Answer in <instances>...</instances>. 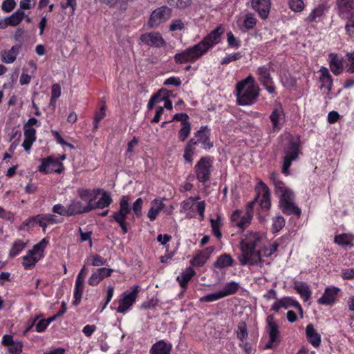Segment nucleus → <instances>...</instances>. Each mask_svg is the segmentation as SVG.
Here are the masks:
<instances>
[{"label": "nucleus", "mask_w": 354, "mask_h": 354, "mask_svg": "<svg viewBox=\"0 0 354 354\" xmlns=\"http://www.w3.org/2000/svg\"><path fill=\"white\" fill-rule=\"evenodd\" d=\"M270 179L274 186L275 194L279 196V207L281 212L286 215H295L297 218H300L301 209L294 202L293 191L286 186L277 172H272Z\"/></svg>", "instance_id": "nucleus-1"}, {"label": "nucleus", "mask_w": 354, "mask_h": 354, "mask_svg": "<svg viewBox=\"0 0 354 354\" xmlns=\"http://www.w3.org/2000/svg\"><path fill=\"white\" fill-rule=\"evenodd\" d=\"M263 236L258 232H248L241 241V254L239 257L241 265H254L259 261V247L263 241Z\"/></svg>", "instance_id": "nucleus-2"}, {"label": "nucleus", "mask_w": 354, "mask_h": 354, "mask_svg": "<svg viewBox=\"0 0 354 354\" xmlns=\"http://www.w3.org/2000/svg\"><path fill=\"white\" fill-rule=\"evenodd\" d=\"M143 200L142 198H138L131 207V200L129 196H122L119 201V209L114 212L110 216V221H115L120 227L122 233L124 234L128 232V223L126 221L127 216L133 210V214L137 218H140L142 215Z\"/></svg>", "instance_id": "nucleus-3"}, {"label": "nucleus", "mask_w": 354, "mask_h": 354, "mask_svg": "<svg viewBox=\"0 0 354 354\" xmlns=\"http://www.w3.org/2000/svg\"><path fill=\"white\" fill-rule=\"evenodd\" d=\"M236 102L241 106L253 104L259 95V88L255 84L254 78L248 75L236 85Z\"/></svg>", "instance_id": "nucleus-4"}, {"label": "nucleus", "mask_w": 354, "mask_h": 354, "mask_svg": "<svg viewBox=\"0 0 354 354\" xmlns=\"http://www.w3.org/2000/svg\"><path fill=\"white\" fill-rule=\"evenodd\" d=\"M283 156L281 160V173L288 176L290 174V168L292 162L299 158L301 153L300 136L296 139L290 135L287 142L283 147Z\"/></svg>", "instance_id": "nucleus-5"}, {"label": "nucleus", "mask_w": 354, "mask_h": 354, "mask_svg": "<svg viewBox=\"0 0 354 354\" xmlns=\"http://www.w3.org/2000/svg\"><path fill=\"white\" fill-rule=\"evenodd\" d=\"M273 62H269L265 65L259 66L255 71L256 75H257V80L263 86V88L268 91V93L276 97L277 95L276 86L272 77L271 73L274 71Z\"/></svg>", "instance_id": "nucleus-6"}, {"label": "nucleus", "mask_w": 354, "mask_h": 354, "mask_svg": "<svg viewBox=\"0 0 354 354\" xmlns=\"http://www.w3.org/2000/svg\"><path fill=\"white\" fill-rule=\"evenodd\" d=\"M213 170L214 158L211 156L201 157L194 167L197 180L203 185L210 181Z\"/></svg>", "instance_id": "nucleus-7"}, {"label": "nucleus", "mask_w": 354, "mask_h": 354, "mask_svg": "<svg viewBox=\"0 0 354 354\" xmlns=\"http://www.w3.org/2000/svg\"><path fill=\"white\" fill-rule=\"evenodd\" d=\"M66 154H62L57 158L53 156L42 158L39 160L41 163L37 167V171L46 175L54 173L61 174L65 170V167L62 161L66 160Z\"/></svg>", "instance_id": "nucleus-8"}, {"label": "nucleus", "mask_w": 354, "mask_h": 354, "mask_svg": "<svg viewBox=\"0 0 354 354\" xmlns=\"http://www.w3.org/2000/svg\"><path fill=\"white\" fill-rule=\"evenodd\" d=\"M224 32L225 28L223 25L219 24L210 31L200 42L196 44L203 55L206 54L214 46L221 43V36Z\"/></svg>", "instance_id": "nucleus-9"}, {"label": "nucleus", "mask_w": 354, "mask_h": 354, "mask_svg": "<svg viewBox=\"0 0 354 354\" xmlns=\"http://www.w3.org/2000/svg\"><path fill=\"white\" fill-rule=\"evenodd\" d=\"M172 15V10L167 6H162L153 10L147 21L149 28H156L166 23Z\"/></svg>", "instance_id": "nucleus-10"}, {"label": "nucleus", "mask_w": 354, "mask_h": 354, "mask_svg": "<svg viewBox=\"0 0 354 354\" xmlns=\"http://www.w3.org/2000/svg\"><path fill=\"white\" fill-rule=\"evenodd\" d=\"M202 56L198 48L194 44L181 53H176L174 55V61L176 64L194 62Z\"/></svg>", "instance_id": "nucleus-11"}, {"label": "nucleus", "mask_w": 354, "mask_h": 354, "mask_svg": "<svg viewBox=\"0 0 354 354\" xmlns=\"http://www.w3.org/2000/svg\"><path fill=\"white\" fill-rule=\"evenodd\" d=\"M255 190L257 195L259 194L258 203L261 208L263 210L268 211L271 207V194L268 185L260 180L256 185Z\"/></svg>", "instance_id": "nucleus-12"}, {"label": "nucleus", "mask_w": 354, "mask_h": 354, "mask_svg": "<svg viewBox=\"0 0 354 354\" xmlns=\"http://www.w3.org/2000/svg\"><path fill=\"white\" fill-rule=\"evenodd\" d=\"M140 40L150 47L161 48L166 46V41L159 32H150L142 34Z\"/></svg>", "instance_id": "nucleus-13"}, {"label": "nucleus", "mask_w": 354, "mask_h": 354, "mask_svg": "<svg viewBox=\"0 0 354 354\" xmlns=\"http://www.w3.org/2000/svg\"><path fill=\"white\" fill-rule=\"evenodd\" d=\"M138 293V289H133L131 292L126 291L122 295L119 300V306L117 312L124 313L129 310L136 301Z\"/></svg>", "instance_id": "nucleus-14"}, {"label": "nucleus", "mask_w": 354, "mask_h": 354, "mask_svg": "<svg viewBox=\"0 0 354 354\" xmlns=\"http://www.w3.org/2000/svg\"><path fill=\"white\" fill-rule=\"evenodd\" d=\"M194 136L198 138V144H201V147L208 151L214 147V143L211 141V130L206 126L201 127L200 129L194 133Z\"/></svg>", "instance_id": "nucleus-15"}, {"label": "nucleus", "mask_w": 354, "mask_h": 354, "mask_svg": "<svg viewBox=\"0 0 354 354\" xmlns=\"http://www.w3.org/2000/svg\"><path fill=\"white\" fill-rule=\"evenodd\" d=\"M271 0H251L252 8L259 17L266 20L268 18L271 9Z\"/></svg>", "instance_id": "nucleus-16"}, {"label": "nucleus", "mask_w": 354, "mask_h": 354, "mask_svg": "<svg viewBox=\"0 0 354 354\" xmlns=\"http://www.w3.org/2000/svg\"><path fill=\"white\" fill-rule=\"evenodd\" d=\"M269 118L272 123L273 131L275 132L279 131L285 120V113L281 104H279L272 111Z\"/></svg>", "instance_id": "nucleus-17"}, {"label": "nucleus", "mask_w": 354, "mask_h": 354, "mask_svg": "<svg viewBox=\"0 0 354 354\" xmlns=\"http://www.w3.org/2000/svg\"><path fill=\"white\" fill-rule=\"evenodd\" d=\"M339 16L347 19L354 15V0H336Z\"/></svg>", "instance_id": "nucleus-18"}, {"label": "nucleus", "mask_w": 354, "mask_h": 354, "mask_svg": "<svg viewBox=\"0 0 354 354\" xmlns=\"http://www.w3.org/2000/svg\"><path fill=\"white\" fill-rule=\"evenodd\" d=\"M214 250V246H209L204 250H199L191 259V265L194 267H203L209 259Z\"/></svg>", "instance_id": "nucleus-19"}, {"label": "nucleus", "mask_w": 354, "mask_h": 354, "mask_svg": "<svg viewBox=\"0 0 354 354\" xmlns=\"http://www.w3.org/2000/svg\"><path fill=\"white\" fill-rule=\"evenodd\" d=\"M266 332L268 335L269 340L265 345V349H273L277 348L280 342V333L278 325H272L270 328H266Z\"/></svg>", "instance_id": "nucleus-20"}, {"label": "nucleus", "mask_w": 354, "mask_h": 354, "mask_svg": "<svg viewBox=\"0 0 354 354\" xmlns=\"http://www.w3.org/2000/svg\"><path fill=\"white\" fill-rule=\"evenodd\" d=\"M102 192V189H86L80 188L77 190V194L82 201L86 203L85 205H94L97 196Z\"/></svg>", "instance_id": "nucleus-21"}, {"label": "nucleus", "mask_w": 354, "mask_h": 354, "mask_svg": "<svg viewBox=\"0 0 354 354\" xmlns=\"http://www.w3.org/2000/svg\"><path fill=\"white\" fill-rule=\"evenodd\" d=\"M68 216L82 214L91 212L90 205H85L82 201L74 199L67 205Z\"/></svg>", "instance_id": "nucleus-22"}, {"label": "nucleus", "mask_w": 354, "mask_h": 354, "mask_svg": "<svg viewBox=\"0 0 354 354\" xmlns=\"http://www.w3.org/2000/svg\"><path fill=\"white\" fill-rule=\"evenodd\" d=\"M320 76L319 77V82H320L319 88H326L327 93L328 94L333 89V79L329 73L328 69L325 66H322L319 70Z\"/></svg>", "instance_id": "nucleus-23"}, {"label": "nucleus", "mask_w": 354, "mask_h": 354, "mask_svg": "<svg viewBox=\"0 0 354 354\" xmlns=\"http://www.w3.org/2000/svg\"><path fill=\"white\" fill-rule=\"evenodd\" d=\"M44 257V254H37L33 250H29L27 254L24 255L22 259V266L26 270L32 269L36 263Z\"/></svg>", "instance_id": "nucleus-24"}, {"label": "nucleus", "mask_w": 354, "mask_h": 354, "mask_svg": "<svg viewBox=\"0 0 354 354\" xmlns=\"http://www.w3.org/2000/svg\"><path fill=\"white\" fill-rule=\"evenodd\" d=\"M113 272V270L111 268H101L97 269L89 278L88 284L91 286H97L105 277L111 276Z\"/></svg>", "instance_id": "nucleus-25"}, {"label": "nucleus", "mask_w": 354, "mask_h": 354, "mask_svg": "<svg viewBox=\"0 0 354 354\" xmlns=\"http://www.w3.org/2000/svg\"><path fill=\"white\" fill-rule=\"evenodd\" d=\"M237 289H222L216 292L208 294L200 298L202 302H212L236 293Z\"/></svg>", "instance_id": "nucleus-26"}, {"label": "nucleus", "mask_w": 354, "mask_h": 354, "mask_svg": "<svg viewBox=\"0 0 354 354\" xmlns=\"http://www.w3.org/2000/svg\"><path fill=\"white\" fill-rule=\"evenodd\" d=\"M21 48V44H16L12 46L10 50H4L1 53L2 62L6 64L13 63L18 55L20 49Z\"/></svg>", "instance_id": "nucleus-27"}, {"label": "nucleus", "mask_w": 354, "mask_h": 354, "mask_svg": "<svg viewBox=\"0 0 354 354\" xmlns=\"http://www.w3.org/2000/svg\"><path fill=\"white\" fill-rule=\"evenodd\" d=\"M172 350V344L164 340H159L153 344L150 350V354H170Z\"/></svg>", "instance_id": "nucleus-28"}, {"label": "nucleus", "mask_w": 354, "mask_h": 354, "mask_svg": "<svg viewBox=\"0 0 354 354\" xmlns=\"http://www.w3.org/2000/svg\"><path fill=\"white\" fill-rule=\"evenodd\" d=\"M236 262L230 254L223 253L218 257L214 263V267L218 269H223L235 266Z\"/></svg>", "instance_id": "nucleus-29"}, {"label": "nucleus", "mask_w": 354, "mask_h": 354, "mask_svg": "<svg viewBox=\"0 0 354 354\" xmlns=\"http://www.w3.org/2000/svg\"><path fill=\"white\" fill-rule=\"evenodd\" d=\"M165 205L159 199L155 198L151 201V206L148 212L147 217L151 221L156 219L160 212L164 209Z\"/></svg>", "instance_id": "nucleus-30"}, {"label": "nucleus", "mask_w": 354, "mask_h": 354, "mask_svg": "<svg viewBox=\"0 0 354 354\" xmlns=\"http://www.w3.org/2000/svg\"><path fill=\"white\" fill-rule=\"evenodd\" d=\"M326 8L324 4H319L305 19V21L308 24L318 22L319 19L324 15Z\"/></svg>", "instance_id": "nucleus-31"}, {"label": "nucleus", "mask_w": 354, "mask_h": 354, "mask_svg": "<svg viewBox=\"0 0 354 354\" xmlns=\"http://www.w3.org/2000/svg\"><path fill=\"white\" fill-rule=\"evenodd\" d=\"M102 196L100 199L94 203V205H90L91 211H93L96 209H104L105 207H108L113 202V199L111 195L104 191L101 192Z\"/></svg>", "instance_id": "nucleus-32"}, {"label": "nucleus", "mask_w": 354, "mask_h": 354, "mask_svg": "<svg viewBox=\"0 0 354 354\" xmlns=\"http://www.w3.org/2000/svg\"><path fill=\"white\" fill-rule=\"evenodd\" d=\"M339 289H325L322 297L318 299V303L322 305H331L334 303Z\"/></svg>", "instance_id": "nucleus-33"}, {"label": "nucleus", "mask_w": 354, "mask_h": 354, "mask_svg": "<svg viewBox=\"0 0 354 354\" xmlns=\"http://www.w3.org/2000/svg\"><path fill=\"white\" fill-rule=\"evenodd\" d=\"M329 57V66L333 73L335 75L341 74L343 71L342 61L338 58L337 54L330 53Z\"/></svg>", "instance_id": "nucleus-34"}, {"label": "nucleus", "mask_w": 354, "mask_h": 354, "mask_svg": "<svg viewBox=\"0 0 354 354\" xmlns=\"http://www.w3.org/2000/svg\"><path fill=\"white\" fill-rule=\"evenodd\" d=\"M27 243L24 241L17 239H16L9 250L8 257L13 259L18 256L26 247Z\"/></svg>", "instance_id": "nucleus-35"}, {"label": "nucleus", "mask_w": 354, "mask_h": 354, "mask_svg": "<svg viewBox=\"0 0 354 354\" xmlns=\"http://www.w3.org/2000/svg\"><path fill=\"white\" fill-rule=\"evenodd\" d=\"M306 331L308 342L315 347L319 346L321 342L320 335L315 331L313 326L308 324L306 326Z\"/></svg>", "instance_id": "nucleus-36"}, {"label": "nucleus", "mask_w": 354, "mask_h": 354, "mask_svg": "<svg viewBox=\"0 0 354 354\" xmlns=\"http://www.w3.org/2000/svg\"><path fill=\"white\" fill-rule=\"evenodd\" d=\"M257 23V18L253 13H247L245 15L242 26H240L241 30L245 32L248 30L254 28Z\"/></svg>", "instance_id": "nucleus-37"}, {"label": "nucleus", "mask_w": 354, "mask_h": 354, "mask_svg": "<svg viewBox=\"0 0 354 354\" xmlns=\"http://www.w3.org/2000/svg\"><path fill=\"white\" fill-rule=\"evenodd\" d=\"M209 222L213 234L217 239H221L222 237V233L221 231V227L222 226V216L220 214H216V218H210Z\"/></svg>", "instance_id": "nucleus-38"}, {"label": "nucleus", "mask_w": 354, "mask_h": 354, "mask_svg": "<svg viewBox=\"0 0 354 354\" xmlns=\"http://www.w3.org/2000/svg\"><path fill=\"white\" fill-rule=\"evenodd\" d=\"M25 17V13L21 10H17L14 13H12L10 16L6 17V21H8V24L11 26H16L19 25Z\"/></svg>", "instance_id": "nucleus-39"}, {"label": "nucleus", "mask_w": 354, "mask_h": 354, "mask_svg": "<svg viewBox=\"0 0 354 354\" xmlns=\"http://www.w3.org/2000/svg\"><path fill=\"white\" fill-rule=\"evenodd\" d=\"M196 274L192 268H187L180 276L178 277V280L182 288H185L187 283L190 281L192 277Z\"/></svg>", "instance_id": "nucleus-40"}, {"label": "nucleus", "mask_w": 354, "mask_h": 354, "mask_svg": "<svg viewBox=\"0 0 354 354\" xmlns=\"http://www.w3.org/2000/svg\"><path fill=\"white\" fill-rule=\"evenodd\" d=\"M334 241L335 243L344 248H352L353 246L351 236L346 233L336 235Z\"/></svg>", "instance_id": "nucleus-41"}, {"label": "nucleus", "mask_w": 354, "mask_h": 354, "mask_svg": "<svg viewBox=\"0 0 354 354\" xmlns=\"http://www.w3.org/2000/svg\"><path fill=\"white\" fill-rule=\"evenodd\" d=\"M227 46L230 48L238 49L241 46V40L235 37L233 32L230 30L226 34Z\"/></svg>", "instance_id": "nucleus-42"}, {"label": "nucleus", "mask_w": 354, "mask_h": 354, "mask_svg": "<svg viewBox=\"0 0 354 354\" xmlns=\"http://www.w3.org/2000/svg\"><path fill=\"white\" fill-rule=\"evenodd\" d=\"M279 246V244L274 241L272 244H270L267 248H263L262 250H259V261H261V259L262 257H269L272 256L274 252H277L278 248Z\"/></svg>", "instance_id": "nucleus-43"}, {"label": "nucleus", "mask_w": 354, "mask_h": 354, "mask_svg": "<svg viewBox=\"0 0 354 354\" xmlns=\"http://www.w3.org/2000/svg\"><path fill=\"white\" fill-rule=\"evenodd\" d=\"M106 115V106L103 105L99 111H96L93 118V131H96L99 127V122L104 118Z\"/></svg>", "instance_id": "nucleus-44"}, {"label": "nucleus", "mask_w": 354, "mask_h": 354, "mask_svg": "<svg viewBox=\"0 0 354 354\" xmlns=\"http://www.w3.org/2000/svg\"><path fill=\"white\" fill-rule=\"evenodd\" d=\"M285 224L286 221L282 216H275L272 218V232L273 234L279 232L283 228Z\"/></svg>", "instance_id": "nucleus-45"}, {"label": "nucleus", "mask_w": 354, "mask_h": 354, "mask_svg": "<svg viewBox=\"0 0 354 354\" xmlns=\"http://www.w3.org/2000/svg\"><path fill=\"white\" fill-rule=\"evenodd\" d=\"M42 223L46 224V228L48 225L57 224L62 222V219L58 218L55 214H41Z\"/></svg>", "instance_id": "nucleus-46"}, {"label": "nucleus", "mask_w": 354, "mask_h": 354, "mask_svg": "<svg viewBox=\"0 0 354 354\" xmlns=\"http://www.w3.org/2000/svg\"><path fill=\"white\" fill-rule=\"evenodd\" d=\"M191 123H184L178 131V137L180 142H184L191 133Z\"/></svg>", "instance_id": "nucleus-47"}, {"label": "nucleus", "mask_w": 354, "mask_h": 354, "mask_svg": "<svg viewBox=\"0 0 354 354\" xmlns=\"http://www.w3.org/2000/svg\"><path fill=\"white\" fill-rule=\"evenodd\" d=\"M87 263L93 266L98 267L106 265V260L100 255L95 254L87 259Z\"/></svg>", "instance_id": "nucleus-48"}, {"label": "nucleus", "mask_w": 354, "mask_h": 354, "mask_svg": "<svg viewBox=\"0 0 354 354\" xmlns=\"http://www.w3.org/2000/svg\"><path fill=\"white\" fill-rule=\"evenodd\" d=\"M280 300H281V304L282 308L287 309L291 306H293V307L298 308L299 310V311L301 313H302V308H301V306L299 305V304L297 301H295L290 297H284Z\"/></svg>", "instance_id": "nucleus-49"}, {"label": "nucleus", "mask_w": 354, "mask_h": 354, "mask_svg": "<svg viewBox=\"0 0 354 354\" xmlns=\"http://www.w3.org/2000/svg\"><path fill=\"white\" fill-rule=\"evenodd\" d=\"M252 218V215L250 214V213H244L237 224V227L241 230L245 229L250 225Z\"/></svg>", "instance_id": "nucleus-50"}, {"label": "nucleus", "mask_w": 354, "mask_h": 354, "mask_svg": "<svg viewBox=\"0 0 354 354\" xmlns=\"http://www.w3.org/2000/svg\"><path fill=\"white\" fill-rule=\"evenodd\" d=\"M192 0H167L168 4L174 8L183 10L188 7Z\"/></svg>", "instance_id": "nucleus-51"}, {"label": "nucleus", "mask_w": 354, "mask_h": 354, "mask_svg": "<svg viewBox=\"0 0 354 354\" xmlns=\"http://www.w3.org/2000/svg\"><path fill=\"white\" fill-rule=\"evenodd\" d=\"M288 6L290 10L295 12H301L305 7L303 0H289Z\"/></svg>", "instance_id": "nucleus-52"}, {"label": "nucleus", "mask_w": 354, "mask_h": 354, "mask_svg": "<svg viewBox=\"0 0 354 354\" xmlns=\"http://www.w3.org/2000/svg\"><path fill=\"white\" fill-rule=\"evenodd\" d=\"M88 272V269L84 266L77 277L75 288H83L84 279Z\"/></svg>", "instance_id": "nucleus-53"}, {"label": "nucleus", "mask_w": 354, "mask_h": 354, "mask_svg": "<svg viewBox=\"0 0 354 354\" xmlns=\"http://www.w3.org/2000/svg\"><path fill=\"white\" fill-rule=\"evenodd\" d=\"M248 330L246 324L243 322L239 323L238 325V330H237V337L241 342H243V340L248 337Z\"/></svg>", "instance_id": "nucleus-54"}, {"label": "nucleus", "mask_w": 354, "mask_h": 354, "mask_svg": "<svg viewBox=\"0 0 354 354\" xmlns=\"http://www.w3.org/2000/svg\"><path fill=\"white\" fill-rule=\"evenodd\" d=\"M242 57L243 54L241 52H236L232 54H229L221 59V64L223 65H226L232 62L240 59Z\"/></svg>", "instance_id": "nucleus-55"}, {"label": "nucleus", "mask_w": 354, "mask_h": 354, "mask_svg": "<svg viewBox=\"0 0 354 354\" xmlns=\"http://www.w3.org/2000/svg\"><path fill=\"white\" fill-rule=\"evenodd\" d=\"M29 219L30 221L31 225L32 227H34L36 225H39V227H41L42 228L43 232L44 233L46 232V224L44 223H42L41 214L35 215V216H30Z\"/></svg>", "instance_id": "nucleus-56"}, {"label": "nucleus", "mask_w": 354, "mask_h": 354, "mask_svg": "<svg viewBox=\"0 0 354 354\" xmlns=\"http://www.w3.org/2000/svg\"><path fill=\"white\" fill-rule=\"evenodd\" d=\"M185 25L182 19H174L171 21L169 29V31L175 32L185 29Z\"/></svg>", "instance_id": "nucleus-57"}, {"label": "nucleus", "mask_w": 354, "mask_h": 354, "mask_svg": "<svg viewBox=\"0 0 354 354\" xmlns=\"http://www.w3.org/2000/svg\"><path fill=\"white\" fill-rule=\"evenodd\" d=\"M200 198L201 197L199 196H196L195 197L190 196L187 199L183 201L182 207L185 211L191 210L195 205V202L198 201Z\"/></svg>", "instance_id": "nucleus-58"}, {"label": "nucleus", "mask_w": 354, "mask_h": 354, "mask_svg": "<svg viewBox=\"0 0 354 354\" xmlns=\"http://www.w3.org/2000/svg\"><path fill=\"white\" fill-rule=\"evenodd\" d=\"M38 317H35L33 320L32 324H35L36 330L39 333L43 332L46 327L48 326L46 319L39 320L37 322Z\"/></svg>", "instance_id": "nucleus-59"}, {"label": "nucleus", "mask_w": 354, "mask_h": 354, "mask_svg": "<svg viewBox=\"0 0 354 354\" xmlns=\"http://www.w3.org/2000/svg\"><path fill=\"white\" fill-rule=\"evenodd\" d=\"M23 344L21 342H14L10 346L8 351L11 354H20L22 352Z\"/></svg>", "instance_id": "nucleus-60"}, {"label": "nucleus", "mask_w": 354, "mask_h": 354, "mask_svg": "<svg viewBox=\"0 0 354 354\" xmlns=\"http://www.w3.org/2000/svg\"><path fill=\"white\" fill-rule=\"evenodd\" d=\"M52 211L53 213L57 214L59 215L68 216L67 206L64 207L62 204L59 203L55 205L52 208Z\"/></svg>", "instance_id": "nucleus-61"}, {"label": "nucleus", "mask_w": 354, "mask_h": 354, "mask_svg": "<svg viewBox=\"0 0 354 354\" xmlns=\"http://www.w3.org/2000/svg\"><path fill=\"white\" fill-rule=\"evenodd\" d=\"M345 31L346 35L349 36L354 35V15L351 18L347 19V22L345 25Z\"/></svg>", "instance_id": "nucleus-62"}, {"label": "nucleus", "mask_w": 354, "mask_h": 354, "mask_svg": "<svg viewBox=\"0 0 354 354\" xmlns=\"http://www.w3.org/2000/svg\"><path fill=\"white\" fill-rule=\"evenodd\" d=\"M48 243V241L46 238H44L40 242L35 244L32 250H33L37 254H44V250Z\"/></svg>", "instance_id": "nucleus-63"}, {"label": "nucleus", "mask_w": 354, "mask_h": 354, "mask_svg": "<svg viewBox=\"0 0 354 354\" xmlns=\"http://www.w3.org/2000/svg\"><path fill=\"white\" fill-rule=\"evenodd\" d=\"M16 6L15 0H5L1 6V8L4 12H10L14 10Z\"/></svg>", "instance_id": "nucleus-64"}]
</instances>
